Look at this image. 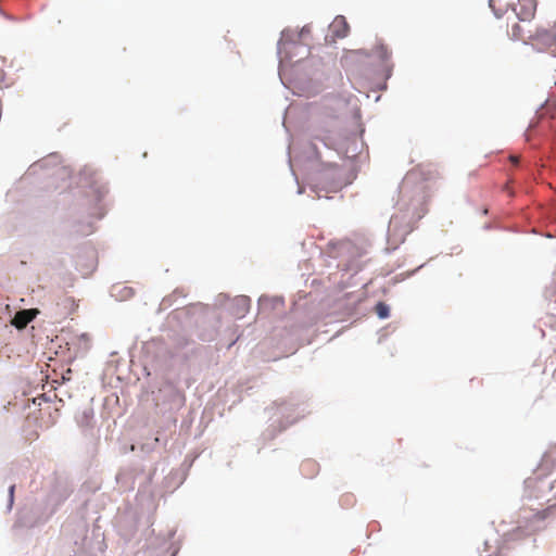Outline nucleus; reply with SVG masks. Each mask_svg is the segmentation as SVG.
Instances as JSON below:
<instances>
[{"mask_svg":"<svg viewBox=\"0 0 556 556\" xmlns=\"http://www.w3.org/2000/svg\"><path fill=\"white\" fill-rule=\"evenodd\" d=\"M530 38L532 40V46L538 51L556 55V35L554 33L547 29H538Z\"/></svg>","mask_w":556,"mask_h":556,"instance_id":"obj_1","label":"nucleus"},{"mask_svg":"<svg viewBox=\"0 0 556 556\" xmlns=\"http://www.w3.org/2000/svg\"><path fill=\"white\" fill-rule=\"evenodd\" d=\"M536 0H518L515 12L520 21H531L535 16Z\"/></svg>","mask_w":556,"mask_h":556,"instance_id":"obj_2","label":"nucleus"},{"mask_svg":"<svg viewBox=\"0 0 556 556\" xmlns=\"http://www.w3.org/2000/svg\"><path fill=\"white\" fill-rule=\"evenodd\" d=\"M330 30L333 38H344L350 31V26L344 16H337L330 24Z\"/></svg>","mask_w":556,"mask_h":556,"instance_id":"obj_3","label":"nucleus"},{"mask_svg":"<svg viewBox=\"0 0 556 556\" xmlns=\"http://www.w3.org/2000/svg\"><path fill=\"white\" fill-rule=\"evenodd\" d=\"M38 314L37 309H23L15 314L12 325L17 329L25 328Z\"/></svg>","mask_w":556,"mask_h":556,"instance_id":"obj_4","label":"nucleus"},{"mask_svg":"<svg viewBox=\"0 0 556 556\" xmlns=\"http://www.w3.org/2000/svg\"><path fill=\"white\" fill-rule=\"evenodd\" d=\"M363 58H369V53L365 50H352L344 54L343 62L346 67L352 66L357 60Z\"/></svg>","mask_w":556,"mask_h":556,"instance_id":"obj_5","label":"nucleus"},{"mask_svg":"<svg viewBox=\"0 0 556 556\" xmlns=\"http://www.w3.org/2000/svg\"><path fill=\"white\" fill-rule=\"evenodd\" d=\"M372 54L377 58V60L383 64V65H388V62L391 58V52L389 51V49L387 48V46H384L383 43H378L375 49L372 50Z\"/></svg>","mask_w":556,"mask_h":556,"instance_id":"obj_6","label":"nucleus"},{"mask_svg":"<svg viewBox=\"0 0 556 556\" xmlns=\"http://www.w3.org/2000/svg\"><path fill=\"white\" fill-rule=\"evenodd\" d=\"M235 303L240 308V312L237 314L238 317L244 316L250 307V299L248 296H239L236 299Z\"/></svg>","mask_w":556,"mask_h":556,"instance_id":"obj_7","label":"nucleus"},{"mask_svg":"<svg viewBox=\"0 0 556 556\" xmlns=\"http://www.w3.org/2000/svg\"><path fill=\"white\" fill-rule=\"evenodd\" d=\"M375 312L380 318L389 317V306L383 302H378L375 306Z\"/></svg>","mask_w":556,"mask_h":556,"instance_id":"obj_8","label":"nucleus"},{"mask_svg":"<svg viewBox=\"0 0 556 556\" xmlns=\"http://www.w3.org/2000/svg\"><path fill=\"white\" fill-rule=\"evenodd\" d=\"M511 37L514 39H523L525 36H523V33H522V28L519 24H514L513 27H511Z\"/></svg>","mask_w":556,"mask_h":556,"instance_id":"obj_9","label":"nucleus"},{"mask_svg":"<svg viewBox=\"0 0 556 556\" xmlns=\"http://www.w3.org/2000/svg\"><path fill=\"white\" fill-rule=\"evenodd\" d=\"M553 462H554V459L552 458V455H545L542 460V464H541V469L548 467L549 463H553Z\"/></svg>","mask_w":556,"mask_h":556,"instance_id":"obj_10","label":"nucleus"},{"mask_svg":"<svg viewBox=\"0 0 556 556\" xmlns=\"http://www.w3.org/2000/svg\"><path fill=\"white\" fill-rule=\"evenodd\" d=\"M306 34H309V27L308 26H304L300 33V36L301 37H304Z\"/></svg>","mask_w":556,"mask_h":556,"instance_id":"obj_11","label":"nucleus"},{"mask_svg":"<svg viewBox=\"0 0 556 556\" xmlns=\"http://www.w3.org/2000/svg\"><path fill=\"white\" fill-rule=\"evenodd\" d=\"M510 161H511V163H513V164H515V165H516V164H518V162H519V157H518V156H515V155H511V156H510Z\"/></svg>","mask_w":556,"mask_h":556,"instance_id":"obj_12","label":"nucleus"},{"mask_svg":"<svg viewBox=\"0 0 556 556\" xmlns=\"http://www.w3.org/2000/svg\"><path fill=\"white\" fill-rule=\"evenodd\" d=\"M14 485L10 486V501H13Z\"/></svg>","mask_w":556,"mask_h":556,"instance_id":"obj_13","label":"nucleus"},{"mask_svg":"<svg viewBox=\"0 0 556 556\" xmlns=\"http://www.w3.org/2000/svg\"><path fill=\"white\" fill-rule=\"evenodd\" d=\"M554 28H556V23L554 24Z\"/></svg>","mask_w":556,"mask_h":556,"instance_id":"obj_14","label":"nucleus"}]
</instances>
